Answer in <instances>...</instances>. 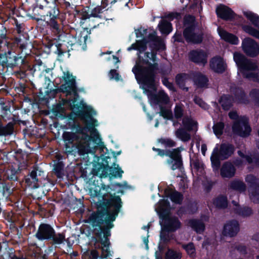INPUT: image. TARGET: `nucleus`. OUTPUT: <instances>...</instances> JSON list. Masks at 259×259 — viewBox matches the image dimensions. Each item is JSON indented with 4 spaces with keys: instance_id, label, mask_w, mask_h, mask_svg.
I'll list each match as a JSON object with an SVG mask.
<instances>
[{
    "instance_id": "f257e3e1",
    "label": "nucleus",
    "mask_w": 259,
    "mask_h": 259,
    "mask_svg": "<svg viewBox=\"0 0 259 259\" xmlns=\"http://www.w3.org/2000/svg\"><path fill=\"white\" fill-rule=\"evenodd\" d=\"M109 185L101 183V186H96L94 190L95 196L102 197V200L97 204V210L93 211L85 221L95 228L98 234L104 231L105 236L110 235L111 230L122 206V202L119 196L108 192Z\"/></svg>"
},
{
    "instance_id": "f03ea898",
    "label": "nucleus",
    "mask_w": 259,
    "mask_h": 259,
    "mask_svg": "<svg viewBox=\"0 0 259 259\" xmlns=\"http://www.w3.org/2000/svg\"><path fill=\"white\" fill-rule=\"evenodd\" d=\"M94 115H96V111L92 107L84 106L75 116L72 114L68 115L66 126L72 131L81 135V140H87L92 146V151L96 152L98 149L103 150L106 147L96 128L98 123Z\"/></svg>"
},
{
    "instance_id": "7ed1b4c3",
    "label": "nucleus",
    "mask_w": 259,
    "mask_h": 259,
    "mask_svg": "<svg viewBox=\"0 0 259 259\" xmlns=\"http://www.w3.org/2000/svg\"><path fill=\"white\" fill-rule=\"evenodd\" d=\"M60 82H63L57 89L47 90L45 95L41 91L39 92L38 98L40 101L48 102L50 99L54 98L59 93L66 94L67 96L73 95L68 99L63 100L64 104H65L72 110L70 114L75 115L77 111L82 109V107L87 105L81 100L78 102L79 94L76 81V76H73L69 71H63L62 76L59 78Z\"/></svg>"
},
{
    "instance_id": "20e7f679",
    "label": "nucleus",
    "mask_w": 259,
    "mask_h": 259,
    "mask_svg": "<svg viewBox=\"0 0 259 259\" xmlns=\"http://www.w3.org/2000/svg\"><path fill=\"white\" fill-rule=\"evenodd\" d=\"M76 132H64L62 138L64 142V152L66 155H75L78 153L80 155L88 153H95L92 146L87 141L81 140V135Z\"/></svg>"
},
{
    "instance_id": "39448f33",
    "label": "nucleus",
    "mask_w": 259,
    "mask_h": 259,
    "mask_svg": "<svg viewBox=\"0 0 259 259\" xmlns=\"http://www.w3.org/2000/svg\"><path fill=\"white\" fill-rule=\"evenodd\" d=\"M132 71L134 73L137 82L142 85V89L147 92L150 90H156L155 85L156 75L146 66L139 63L138 59L136 65L133 68Z\"/></svg>"
},
{
    "instance_id": "423d86ee",
    "label": "nucleus",
    "mask_w": 259,
    "mask_h": 259,
    "mask_svg": "<svg viewBox=\"0 0 259 259\" xmlns=\"http://www.w3.org/2000/svg\"><path fill=\"white\" fill-rule=\"evenodd\" d=\"M77 30L75 29L70 30L69 33H61V36L59 39L53 38L47 39L43 42L46 48L49 50H52L55 54L59 56L63 55L66 52L62 49V44L59 43V40H62L64 42L68 45V47L70 46L72 47L76 44V35L77 34Z\"/></svg>"
},
{
    "instance_id": "0eeeda50",
    "label": "nucleus",
    "mask_w": 259,
    "mask_h": 259,
    "mask_svg": "<svg viewBox=\"0 0 259 259\" xmlns=\"http://www.w3.org/2000/svg\"><path fill=\"white\" fill-rule=\"evenodd\" d=\"M234 60L242 72L244 78L252 79L253 81L259 82V74L257 72H249L248 71L258 70L257 64L247 59L239 53H235Z\"/></svg>"
},
{
    "instance_id": "6e6552de",
    "label": "nucleus",
    "mask_w": 259,
    "mask_h": 259,
    "mask_svg": "<svg viewBox=\"0 0 259 259\" xmlns=\"http://www.w3.org/2000/svg\"><path fill=\"white\" fill-rule=\"evenodd\" d=\"M234 146L230 143H222L219 149L217 146L213 149L210 156L212 167L214 170H218L221 167V161L228 159L234 153Z\"/></svg>"
},
{
    "instance_id": "1a4fd4ad",
    "label": "nucleus",
    "mask_w": 259,
    "mask_h": 259,
    "mask_svg": "<svg viewBox=\"0 0 259 259\" xmlns=\"http://www.w3.org/2000/svg\"><path fill=\"white\" fill-rule=\"evenodd\" d=\"M92 232L94 235L93 238L95 240L96 243H100L101 245V250L102 253L101 256H99V253L98 251L96 249L90 250V259H107L108 257L111 255L110 253V246L111 243L110 241V237L111 236V233L110 235L107 236H105L104 231L101 232L100 234H98V231L96 232L95 228L97 227H92Z\"/></svg>"
},
{
    "instance_id": "9d476101",
    "label": "nucleus",
    "mask_w": 259,
    "mask_h": 259,
    "mask_svg": "<svg viewBox=\"0 0 259 259\" xmlns=\"http://www.w3.org/2000/svg\"><path fill=\"white\" fill-rule=\"evenodd\" d=\"M228 116L231 119L234 120L232 126V132L234 135L243 138L247 137L250 135L251 128L247 117L239 116L236 111H230Z\"/></svg>"
},
{
    "instance_id": "9b49d317",
    "label": "nucleus",
    "mask_w": 259,
    "mask_h": 259,
    "mask_svg": "<svg viewBox=\"0 0 259 259\" xmlns=\"http://www.w3.org/2000/svg\"><path fill=\"white\" fill-rule=\"evenodd\" d=\"M27 61L25 57L21 56L9 50L5 53H0V65L3 68H19L23 69L27 66Z\"/></svg>"
},
{
    "instance_id": "f8f14e48",
    "label": "nucleus",
    "mask_w": 259,
    "mask_h": 259,
    "mask_svg": "<svg viewBox=\"0 0 259 259\" xmlns=\"http://www.w3.org/2000/svg\"><path fill=\"white\" fill-rule=\"evenodd\" d=\"M106 164L104 165L103 163H98L95 165L93 168L92 174L94 176H98L100 175V178H106L108 176L111 180L112 178H121L122 176V174L124 172L122 169L119 167L117 164V167L115 162L113 163V166H110L108 165V162H106Z\"/></svg>"
},
{
    "instance_id": "ddd939ff",
    "label": "nucleus",
    "mask_w": 259,
    "mask_h": 259,
    "mask_svg": "<svg viewBox=\"0 0 259 259\" xmlns=\"http://www.w3.org/2000/svg\"><path fill=\"white\" fill-rule=\"evenodd\" d=\"M37 8L42 11L40 15L43 17L51 16L53 14L60 13L58 7L57 0H43L40 3L37 1L33 11Z\"/></svg>"
},
{
    "instance_id": "4468645a",
    "label": "nucleus",
    "mask_w": 259,
    "mask_h": 259,
    "mask_svg": "<svg viewBox=\"0 0 259 259\" xmlns=\"http://www.w3.org/2000/svg\"><path fill=\"white\" fill-rule=\"evenodd\" d=\"M245 181L249 187L250 198L255 204H259V178L252 174H248Z\"/></svg>"
},
{
    "instance_id": "2eb2a0df",
    "label": "nucleus",
    "mask_w": 259,
    "mask_h": 259,
    "mask_svg": "<svg viewBox=\"0 0 259 259\" xmlns=\"http://www.w3.org/2000/svg\"><path fill=\"white\" fill-rule=\"evenodd\" d=\"M181 147L168 150L166 156L169 158L167 159V163L170 166V168L175 170L177 169H181L183 167V159L181 154Z\"/></svg>"
},
{
    "instance_id": "dca6fc26",
    "label": "nucleus",
    "mask_w": 259,
    "mask_h": 259,
    "mask_svg": "<svg viewBox=\"0 0 259 259\" xmlns=\"http://www.w3.org/2000/svg\"><path fill=\"white\" fill-rule=\"evenodd\" d=\"M196 28L186 27L183 30V36L185 41L190 44L199 45L203 40L204 33L202 30L195 31Z\"/></svg>"
},
{
    "instance_id": "f3484780",
    "label": "nucleus",
    "mask_w": 259,
    "mask_h": 259,
    "mask_svg": "<svg viewBox=\"0 0 259 259\" xmlns=\"http://www.w3.org/2000/svg\"><path fill=\"white\" fill-rule=\"evenodd\" d=\"M46 240V242L49 245L48 250L53 252L57 248L65 244L66 240L65 233L64 232H57L55 229L53 230L52 233Z\"/></svg>"
},
{
    "instance_id": "a211bd4d",
    "label": "nucleus",
    "mask_w": 259,
    "mask_h": 259,
    "mask_svg": "<svg viewBox=\"0 0 259 259\" xmlns=\"http://www.w3.org/2000/svg\"><path fill=\"white\" fill-rule=\"evenodd\" d=\"M49 17L50 19L46 22V23L52 35L55 37V38L59 39L61 33L63 32L60 14L56 13Z\"/></svg>"
},
{
    "instance_id": "6ab92c4d",
    "label": "nucleus",
    "mask_w": 259,
    "mask_h": 259,
    "mask_svg": "<svg viewBox=\"0 0 259 259\" xmlns=\"http://www.w3.org/2000/svg\"><path fill=\"white\" fill-rule=\"evenodd\" d=\"M44 172V171L39 170L37 167H34L33 169L24 177V182L26 187L30 189L39 187V183H41V181L38 177L41 176Z\"/></svg>"
},
{
    "instance_id": "aec40b11",
    "label": "nucleus",
    "mask_w": 259,
    "mask_h": 259,
    "mask_svg": "<svg viewBox=\"0 0 259 259\" xmlns=\"http://www.w3.org/2000/svg\"><path fill=\"white\" fill-rule=\"evenodd\" d=\"M53 225L46 222H41L38 225L34 237L39 242H46L51 233L54 230Z\"/></svg>"
},
{
    "instance_id": "412c9836",
    "label": "nucleus",
    "mask_w": 259,
    "mask_h": 259,
    "mask_svg": "<svg viewBox=\"0 0 259 259\" xmlns=\"http://www.w3.org/2000/svg\"><path fill=\"white\" fill-rule=\"evenodd\" d=\"M242 48L246 56L254 58L258 55V45L253 39L246 37L242 40Z\"/></svg>"
},
{
    "instance_id": "4be33fe9",
    "label": "nucleus",
    "mask_w": 259,
    "mask_h": 259,
    "mask_svg": "<svg viewBox=\"0 0 259 259\" xmlns=\"http://www.w3.org/2000/svg\"><path fill=\"white\" fill-rule=\"evenodd\" d=\"M207 53L202 49L193 50L189 53L190 61L197 64L205 65L207 62Z\"/></svg>"
},
{
    "instance_id": "5701e85b",
    "label": "nucleus",
    "mask_w": 259,
    "mask_h": 259,
    "mask_svg": "<svg viewBox=\"0 0 259 259\" xmlns=\"http://www.w3.org/2000/svg\"><path fill=\"white\" fill-rule=\"evenodd\" d=\"M161 227H164L165 231H169L174 233L180 229L182 226V223L176 216H171L163 222H160Z\"/></svg>"
},
{
    "instance_id": "b1692460",
    "label": "nucleus",
    "mask_w": 259,
    "mask_h": 259,
    "mask_svg": "<svg viewBox=\"0 0 259 259\" xmlns=\"http://www.w3.org/2000/svg\"><path fill=\"white\" fill-rule=\"evenodd\" d=\"M240 230L238 222L236 220L228 221L224 226L223 234L225 236H235Z\"/></svg>"
},
{
    "instance_id": "393cba45",
    "label": "nucleus",
    "mask_w": 259,
    "mask_h": 259,
    "mask_svg": "<svg viewBox=\"0 0 259 259\" xmlns=\"http://www.w3.org/2000/svg\"><path fill=\"white\" fill-rule=\"evenodd\" d=\"M209 66L212 71L220 74L224 73L226 69L224 59L220 56H215L210 60Z\"/></svg>"
},
{
    "instance_id": "a878e982",
    "label": "nucleus",
    "mask_w": 259,
    "mask_h": 259,
    "mask_svg": "<svg viewBox=\"0 0 259 259\" xmlns=\"http://www.w3.org/2000/svg\"><path fill=\"white\" fill-rule=\"evenodd\" d=\"M216 14L218 17L226 21L233 20L235 15L231 8L223 4H220L218 6Z\"/></svg>"
},
{
    "instance_id": "bb28decb",
    "label": "nucleus",
    "mask_w": 259,
    "mask_h": 259,
    "mask_svg": "<svg viewBox=\"0 0 259 259\" xmlns=\"http://www.w3.org/2000/svg\"><path fill=\"white\" fill-rule=\"evenodd\" d=\"M15 124L14 119L8 123L0 119V137H8L13 135Z\"/></svg>"
},
{
    "instance_id": "cd10ccee",
    "label": "nucleus",
    "mask_w": 259,
    "mask_h": 259,
    "mask_svg": "<svg viewBox=\"0 0 259 259\" xmlns=\"http://www.w3.org/2000/svg\"><path fill=\"white\" fill-rule=\"evenodd\" d=\"M234 101L237 104L248 105L250 100L244 89L241 87H235L233 90Z\"/></svg>"
},
{
    "instance_id": "c85d7f7f",
    "label": "nucleus",
    "mask_w": 259,
    "mask_h": 259,
    "mask_svg": "<svg viewBox=\"0 0 259 259\" xmlns=\"http://www.w3.org/2000/svg\"><path fill=\"white\" fill-rule=\"evenodd\" d=\"M193 80L197 88H207L209 84L208 77L201 72H195L193 74Z\"/></svg>"
},
{
    "instance_id": "c756f323",
    "label": "nucleus",
    "mask_w": 259,
    "mask_h": 259,
    "mask_svg": "<svg viewBox=\"0 0 259 259\" xmlns=\"http://www.w3.org/2000/svg\"><path fill=\"white\" fill-rule=\"evenodd\" d=\"M235 172L236 168L230 161L225 162L220 169V174L222 178H232L235 176Z\"/></svg>"
},
{
    "instance_id": "7c9ffc66",
    "label": "nucleus",
    "mask_w": 259,
    "mask_h": 259,
    "mask_svg": "<svg viewBox=\"0 0 259 259\" xmlns=\"http://www.w3.org/2000/svg\"><path fill=\"white\" fill-rule=\"evenodd\" d=\"M149 97L155 104H167L169 101L168 95L164 92H159L158 94L152 93L150 90Z\"/></svg>"
},
{
    "instance_id": "2f4dec72",
    "label": "nucleus",
    "mask_w": 259,
    "mask_h": 259,
    "mask_svg": "<svg viewBox=\"0 0 259 259\" xmlns=\"http://www.w3.org/2000/svg\"><path fill=\"white\" fill-rule=\"evenodd\" d=\"M76 35V44L78 46H81L84 49L87 47V42L88 36L91 34V30L88 28H83L82 30L78 31Z\"/></svg>"
},
{
    "instance_id": "473e14b6",
    "label": "nucleus",
    "mask_w": 259,
    "mask_h": 259,
    "mask_svg": "<svg viewBox=\"0 0 259 259\" xmlns=\"http://www.w3.org/2000/svg\"><path fill=\"white\" fill-rule=\"evenodd\" d=\"M218 32L221 39L232 45H236L239 43V39L235 35L228 32L224 29H220L218 28Z\"/></svg>"
},
{
    "instance_id": "72a5a7b5",
    "label": "nucleus",
    "mask_w": 259,
    "mask_h": 259,
    "mask_svg": "<svg viewBox=\"0 0 259 259\" xmlns=\"http://www.w3.org/2000/svg\"><path fill=\"white\" fill-rule=\"evenodd\" d=\"M234 102L233 96L230 94H223L219 100V102L224 111L229 110L233 106Z\"/></svg>"
},
{
    "instance_id": "f704fd0d",
    "label": "nucleus",
    "mask_w": 259,
    "mask_h": 259,
    "mask_svg": "<svg viewBox=\"0 0 259 259\" xmlns=\"http://www.w3.org/2000/svg\"><path fill=\"white\" fill-rule=\"evenodd\" d=\"M14 187L12 183L4 182L0 186V197L3 199L8 200L9 197L13 194Z\"/></svg>"
},
{
    "instance_id": "c9c22d12",
    "label": "nucleus",
    "mask_w": 259,
    "mask_h": 259,
    "mask_svg": "<svg viewBox=\"0 0 259 259\" xmlns=\"http://www.w3.org/2000/svg\"><path fill=\"white\" fill-rule=\"evenodd\" d=\"M188 224L197 234L202 233L205 229V224L200 220L192 219L189 220Z\"/></svg>"
},
{
    "instance_id": "e433bc0d",
    "label": "nucleus",
    "mask_w": 259,
    "mask_h": 259,
    "mask_svg": "<svg viewBox=\"0 0 259 259\" xmlns=\"http://www.w3.org/2000/svg\"><path fill=\"white\" fill-rule=\"evenodd\" d=\"M189 79V75L186 73H180L176 75L175 81L180 89L188 91V88L186 87V82Z\"/></svg>"
},
{
    "instance_id": "4c0bfd02",
    "label": "nucleus",
    "mask_w": 259,
    "mask_h": 259,
    "mask_svg": "<svg viewBox=\"0 0 259 259\" xmlns=\"http://www.w3.org/2000/svg\"><path fill=\"white\" fill-rule=\"evenodd\" d=\"M212 203L217 208L225 209L228 205V198L226 196L220 194L213 199Z\"/></svg>"
},
{
    "instance_id": "58836bf2",
    "label": "nucleus",
    "mask_w": 259,
    "mask_h": 259,
    "mask_svg": "<svg viewBox=\"0 0 259 259\" xmlns=\"http://www.w3.org/2000/svg\"><path fill=\"white\" fill-rule=\"evenodd\" d=\"M233 203L236 207L234 209V212L236 214L242 217H249L253 213L252 209L248 206H241L238 204H236L234 201Z\"/></svg>"
},
{
    "instance_id": "ea45409f",
    "label": "nucleus",
    "mask_w": 259,
    "mask_h": 259,
    "mask_svg": "<svg viewBox=\"0 0 259 259\" xmlns=\"http://www.w3.org/2000/svg\"><path fill=\"white\" fill-rule=\"evenodd\" d=\"M11 39L8 34V30L6 27L3 26L0 29V47L12 46L10 43Z\"/></svg>"
},
{
    "instance_id": "a19ab883",
    "label": "nucleus",
    "mask_w": 259,
    "mask_h": 259,
    "mask_svg": "<svg viewBox=\"0 0 259 259\" xmlns=\"http://www.w3.org/2000/svg\"><path fill=\"white\" fill-rule=\"evenodd\" d=\"M158 27L161 34L163 35H168L172 30L171 23L164 19H162L160 21Z\"/></svg>"
},
{
    "instance_id": "79ce46f5",
    "label": "nucleus",
    "mask_w": 259,
    "mask_h": 259,
    "mask_svg": "<svg viewBox=\"0 0 259 259\" xmlns=\"http://www.w3.org/2000/svg\"><path fill=\"white\" fill-rule=\"evenodd\" d=\"M22 35H19L18 36H15L14 38L13 41L12 42V39L10 37L11 39L10 43L11 44V46L9 47H7L8 49L12 48L13 47H19L22 50L26 49V44L24 41L25 38H22Z\"/></svg>"
},
{
    "instance_id": "37998d69",
    "label": "nucleus",
    "mask_w": 259,
    "mask_h": 259,
    "mask_svg": "<svg viewBox=\"0 0 259 259\" xmlns=\"http://www.w3.org/2000/svg\"><path fill=\"white\" fill-rule=\"evenodd\" d=\"M229 187L232 190L240 192H244L246 190L245 184L243 181L239 180H235L231 182Z\"/></svg>"
},
{
    "instance_id": "c03bdc74",
    "label": "nucleus",
    "mask_w": 259,
    "mask_h": 259,
    "mask_svg": "<svg viewBox=\"0 0 259 259\" xmlns=\"http://www.w3.org/2000/svg\"><path fill=\"white\" fill-rule=\"evenodd\" d=\"M138 59L139 63H141L142 64L147 65V66H146V67H147L151 71H152L156 75V71L158 69V65L157 63H151L148 60L144 59V58L140 55H138Z\"/></svg>"
},
{
    "instance_id": "a18cd8bd",
    "label": "nucleus",
    "mask_w": 259,
    "mask_h": 259,
    "mask_svg": "<svg viewBox=\"0 0 259 259\" xmlns=\"http://www.w3.org/2000/svg\"><path fill=\"white\" fill-rule=\"evenodd\" d=\"M243 14L255 27L259 29V16L257 14L250 11L244 12Z\"/></svg>"
},
{
    "instance_id": "49530a36",
    "label": "nucleus",
    "mask_w": 259,
    "mask_h": 259,
    "mask_svg": "<svg viewBox=\"0 0 259 259\" xmlns=\"http://www.w3.org/2000/svg\"><path fill=\"white\" fill-rule=\"evenodd\" d=\"M182 123L184 129L187 131L191 132L195 125L197 124L196 121H194L192 118L188 116H185L182 120Z\"/></svg>"
},
{
    "instance_id": "de8ad7c7",
    "label": "nucleus",
    "mask_w": 259,
    "mask_h": 259,
    "mask_svg": "<svg viewBox=\"0 0 259 259\" xmlns=\"http://www.w3.org/2000/svg\"><path fill=\"white\" fill-rule=\"evenodd\" d=\"M197 23L196 21L195 17L192 15H186L183 19V25L186 27H192L196 28Z\"/></svg>"
},
{
    "instance_id": "09e8293b",
    "label": "nucleus",
    "mask_w": 259,
    "mask_h": 259,
    "mask_svg": "<svg viewBox=\"0 0 259 259\" xmlns=\"http://www.w3.org/2000/svg\"><path fill=\"white\" fill-rule=\"evenodd\" d=\"M64 164L63 161H58L54 164L53 171L58 178H62L64 175Z\"/></svg>"
},
{
    "instance_id": "8fccbe9b",
    "label": "nucleus",
    "mask_w": 259,
    "mask_h": 259,
    "mask_svg": "<svg viewBox=\"0 0 259 259\" xmlns=\"http://www.w3.org/2000/svg\"><path fill=\"white\" fill-rule=\"evenodd\" d=\"M160 111L159 112L160 116L167 120L174 121V115L172 111L170 109H167L165 107L159 105Z\"/></svg>"
},
{
    "instance_id": "3c124183",
    "label": "nucleus",
    "mask_w": 259,
    "mask_h": 259,
    "mask_svg": "<svg viewBox=\"0 0 259 259\" xmlns=\"http://www.w3.org/2000/svg\"><path fill=\"white\" fill-rule=\"evenodd\" d=\"M0 105L2 109V117L5 118L8 117V115H11V104L9 102L1 101Z\"/></svg>"
},
{
    "instance_id": "603ef678",
    "label": "nucleus",
    "mask_w": 259,
    "mask_h": 259,
    "mask_svg": "<svg viewBox=\"0 0 259 259\" xmlns=\"http://www.w3.org/2000/svg\"><path fill=\"white\" fill-rule=\"evenodd\" d=\"M176 135L183 142H187L191 139L190 134L183 128L178 129L176 132Z\"/></svg>"
},
{
    "instance_id": "864d4df0",
    "label": "nucleus",
    "mask_w": 259,
    "mask_h": 259,
    "mask_svg": "<svg viewBox=\"0 0 259 259\" xmlns=\"http://www.w3.org/2000/svg\"><path fill=\"white\" fill-rule=\"evenodd\" d=\"M161 230L160 233V239L161 241L164 244H167L172 239V235H170L171 233L169 231H165L163 227H161Z\"/></svg>"
},
{
    "instance_id": "5fc2aeb1",
    "label": "nucleus",
    "mask_w": 259,
    "mask_h": 259,
    "mask_svg": "<svg viewBox=\"0 0 259 259\" xmlns=\"http://www.w3.org/2000/svg\"><path fill=\"white\" fill-rule=\"evenodd\" d=\"M242 29L246 33L259 39V30H257L251 26L243 25L242 26Z\"/></svg>"
},
{
    "instance_id": "6e6d98bb",
    "label": "nucleus",
    "mask_w": 259,
    "mask_h": 259,
    "mask_svg": "<svg viewBox=\"0 0 259 259\" xmlns=\"http://www.w3.org/2000/svg\"><path fill=\"white\" fill-rule=\"evenodd\" d=\"M170 199L172 202L176 204H181L183 202L184 197L181 193L174 190L172 195H171Z\"/></svg>"
},
{
    "instance_id": "4d7b16f0",
    "label": "nucleus",
    "mask_w": 259,
    "mask_h": 259,
    "mask_svg": "<svg viewBox=\"0 0 259 259\" xmlns=\"http://www.w3.org/2000/svg\"><path fill=\"white\" fill-rule=\"evenodd\" d=\"M224 128L225 124L222 121L216 123L212 127L213 133L217 136H221L223 135Z\"/></svg>"
},
{
    "instance_id": "13d9d810",
    "label": "nucleus",
    "mask_w": 259,
    "mask_h": 259,
    "mask_svg": "<svg viewBox=\"0 0 259 259\" xmlns=\"http://www.w3.org/2000/svg\"><path fill=\"white\" fill-rule=\"evenodd\" d=\"M181 254L171 248H168L165 253V259H181Z\"/></svg>"
},
{
    "instance_id": "bf43d9fd",
    "label": "nucleus",
    "mask_w": 259,
    "mask_h": 259,
    "mask_svg": "<svg viewBox=\"0 0 259 259\" xmlns=\"http://www.w3.org/2000/svg\"><path fill=\"white\" fill-rule=\"evenodd\" d=\"M158 214L160 219L162 221L161 222H163L171 217V215H170V209H167L166 208H159Z\"/></svg>"
},
{
    "instance_id": "052dcab7",
    "label": "nucleus",
    "mask_w": 259,
    "mask_h": 259,
    "mask_svg": "<svg viewBox=\"0 0 259 259\" xmlns=\"http://www.w3.org/2000/svg\"><path fill=\"white\" fill-rule=\"evenodd\" d=\"M182 248L185 250L187 254L190 256H193L196 254L195 246L193 242L183 245Z\"/></svg>"
},
{
    "instance_id": "680f3d73",
    "label": "nucleus",
    "mask_w": 259,
    "mask_h": 259,
    "mask_svg": "<svg viewBox=\"0 0 259 259\" xmlns=\"http://www.w3.org/2000/svg\"><path fill=\"white\" fill-rule=\"evenodd\" d=\"M14 22L15 24V30L19 35H22L23 38H25V35H26V33H24V27L25 24L23 23H19L18 20L16 19H14Z\"/></svg>"
},
{
    "instance_id": "e2e57ef3",
    "label": "nucleus",
    "mask_w": 259,
    "mask_h": 259,
    "mask_svg": "<svg viewBox=\"0 0 259 259\" xmlns=\"http://www.w3.org/2000/svg\"><path fill=\"white\" fill-rule=\"evenodd\" d=\"M158 142L165 146V147L171 148L176 146L177 143L170 138H160Z\"/></svg>"
},
{
    "instance_id": "0e129e2a",
    "label": "nucleus",
    "mask_w": 259,
    "mask_h": 259,
    "mask_svg": "<svg viewBox=\"0 0 259 259\" xmlns=\"http://www.w3.org/2000/svg\"><path fill=\"white\" fill-rule=\"evenodd\" d=\"M18 171L15 168H12L7 170V178L10 181H15L18 180Z\"/></svg>"
},
{
    "instance_id": "69168bd1",
    "label": "nucleus",
    "mask_w": 259,
    "mask_h": 259,
    "mask_svg": "<svg viewBox=\"0 0 259 259\" xmlns=\"http://www.w3.org/2000/svg\"><path fill=\"white\" fill-rule=\"evenodd\" d=\"M58 7L59 6L62 9L70 11L73 9V5L66 0H57Z\"/></svg>"
},
{
    "instance_id": "338daca9",
    "label": "nucleus",
    "mask_w": 259,
    "mask_h": 259,
    "mask_svg": "<svg viewBox=\"0 0 259 259\" xmlns=\"http://www.w3.org/2000/svg\"><path fill=\"white\" fill-rule=\"evenodd\" d=\"M104 11V10L100 6H97L91 11L90 16L92 17L101 18L102 16L101 14Z\"/></svg>"
},
{
    "instance_id": "774afa93",
    "label": "nucleus",
    "mask_w": 259,
    "mask_h": 259,
    "mask_svg": "<svg viewBox=\"0 0 259 259\" xmlns=\"http://www.w3.org/2000/svg\"><path fill=\"white\" fill-rule=\"evenodd\" d=\"M249 96L259 106V89L256 88L251 89L249 92Z\"/></svg>"
}]
</instances>
